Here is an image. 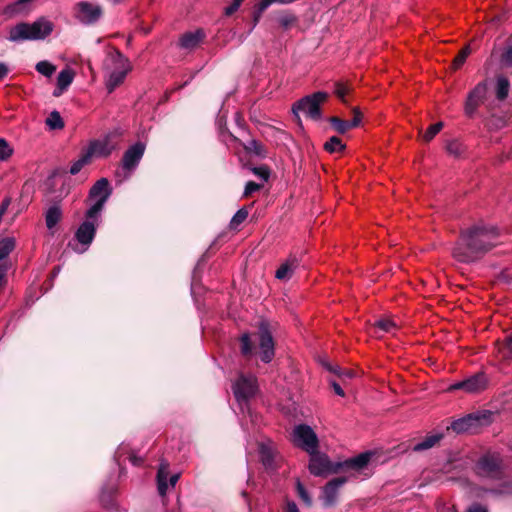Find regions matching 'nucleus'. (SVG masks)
I'll return each mask as SVG.
<instances>
[{"label": "nucleus", "mask_w": 512, "mask_h": 512, "mask_svg": "<svg viewBox=\"0 0 512 512\" xmlns=\"http://www.w3.org/2000/svg\"><path fill=\"white\" fill-rule=\"evenodd\" d=\"M499 230L493 225L476 224L460 234L453 248V257L462 263H472L481 259L498 244Z\"/></svg>", "instance_id": "f257e3e1"}, {"label": "nucleus", "mask_w": 512, "mask_h": 512, "mask_svg": "<svg viewBox=\"0 0 512 512\" xmlns=\"http://www.w3.org/2000/svg\"><path fill=\"white\" fill-rule=\"evenodd\" d=\"M103 66L106 72L105 84L109 93L114 91V89L124 81L131 70L129 60L116 49L108 52Z\"/></svg>", "instance_id": "f03ea898"}, {"label": "nucleus", "mask_w": 512, "mask_h": 512, "mask_svg": "<svg viewBox=\"0 0 512 512\" xmlns=\"http://www.w3.org/2000/svg\"><path fill=\"white\" fill-rule=\"evenodd\" d=\"M53 28V23L43 17L33 23H19L10 29L8 40L11 42L43 40L52 33Z\"/></svg>", "instance_id": "7ed1b4c3"}, {"label": "nucleus", "mask_w": 512, "mask_h": 512, "mask_svg": "<svg viewBox=\"0 0 512 512\" xmlns=\"http://www.w3.org/2000/svg\"><path fill=\"white\" fill-rule=\"evenodd\" d=\"M257 389L258 386L256 378L251 374H239L232 385L234 396L239 403L242 412L246 409L251 417L252 415L248 406V401L255 396Z\"/></svg>", "instance_id": "20e7f679"}, {"label": "nucleus", "mask_w": 512, "mask_h": 512, "mask_svg": "<svg viewBox=\"0 0 512 512\" xmlns=\"http://www.w3.org/2000/svg\"><path fill=\"white\" fill-rule=\"evenodd\" d=\"M111 194L112 189L107 178L96 181L89 191V199L93 203L86 211L85 216L100 218V214Z\"/></svg>", "instance_id": "39448f33"}, {"label": "nucleus", "mask_w": 512, "mask_h": 512, "mask_svg": "<svg viewBox=\"0 0 512 512\" xmlns=\"http://www.w3.org/2000/svg\"><path fill=\"white\" fill-rule=\"evenodd\" d=\"M85 218V221H83L80 224L74 235L77 244H69L72 247L73 251H75L78 254H82L89 249L91 243L95 238L97 226L99 224L100 219L90 218L88 216H85Z\"/></svg>", "instance_id": "423d86ee"}, {"label": "nucleus", "mask_w": 512, "mask_h": 512, "mask_svg": "<svg viewBox=\"0 0 512 512\" xmlns=\"http://www.w3.org/2000/svg\"><path fill=\"white\" fill-rule=\"evenodd\" d=\"M293 444L307 453H312L318 449L319 440L314 430L306 424L296 425L291 433Z\"/></svg>", "instance_id": "0eeeda50"}, {"label": "nucleus", "mask_w": 512, "mask_h": 512, "mask_svg": "<svg viewBox=\"0 0 512 512\" xmlns=\"http://www.w3.org/2000/svg\"><path fill=\"white\" fill-rule=\"evenodd\" d=\"M326 98L327 93L321 91L305 96L293 105V113L297 116L299 112H302L311 119L318 120L321 117L320 104Z\"/></svg>", "instance_id": "6e6552de"}, {"label": "nucleus", "mask_w": 512, "mask_h": 512, "mask_svg": "<svg viewBox=\"0 0 512 512\" xmlns=\"http://www.w3.org/2000/svg\"><path fill=\"white\" fill-rule=\"evenodd\" d=\"M308 454L310 456L309 471L314 476H326L341 469V463L331 462L329 457L325 453L319 452L318 449Z\"/></svg>", "instance_id": "1a4fd4ad"}, {"label": "nucleus", "mask_w": 512, "mask_h": 512, "mask_svg": "<svg viewBox=\"0 0 512 512\" xmlns=\"http://www.w3.org/2000/svg\"><path fill=\"white\" fill-rule=\"evenodd\" d=\"M75 19L84 25L95 24L102 16L103 11L99 4L80 1L73 8Z\"/></svg>", "instance_id": "9d476101"}, {"label": "nucleus", "mask_w": 512, "mask_h": 512, "mask_svg": "<svg viewBox=\"0 0 512 512\" xmlns=\"http://www.w3.org/2000/svg\"><path fill=\"white\" fill-rule=\"evenodd\" d=\"M488 93L486 81L479 82L467 95L464 112L468 117H473L478 107L485 101Z\"/></svg>", "instance_id": "9b49d317"}, {"label": "nucleus", "mask_w": 512, "mask_h": 512, "mask_svg": "<svg viewBox=\"0 0 512 512\" xmlns=\"http://www.w3.org/2000/svg\"><path fill=\"white\" fill-rule=\"evenodd\" d=\"M488 382L489 380L486 374L479 372L450 385L449 391L463 390L467 393H479L487 388Z\"/></svg>", "instance_id": "f8f14e48"}, {"label": "nucleus", "mask_w": 512, "mask_h": 512, "mask_svg": "<svg viewBox=\"0 0 512 512\" xmlns=\"http://www.w3.org/2000/svg\"><path fill=\"white\" fill-rule=\"evenodd\" d=\"M476 469L481 477L497 478L501 474V458L495 453L486 454L479 459Z\"/></svg>", "instance_id": "ddd939ff"}, {"label": "nucleus", "mask_w": 512, "mask_h": 512, "mask_svg": "<svg viewBox=\"0 0 512 512\" xmlns=\"http://www.w3.org/2000/svg\"><path fill=\"white\" fill-rule=\"evenodd\" d=\"M488 421L489 415L485 413L469 414L463 418L453 421L451 429L456 433L470 432L488 423Z\"/></svg>", "instance_id": "4468645a"}, {"label": "nucleus", "mask_w": 512, "mask_h": 512, "mask_svg": "<svg viewBox=\"0 0 512 512\" xmlns=\"http://www.w3.org/2000/svg\"><path fill=\"white\" fill-rule=\"evenodd\" d=\"M258 337L260 358L263 362L269 363L274 357V341L267 322L260 323Z\"/></svg>", "instance_id": "2eb2a0df"}, {"label": "nucleus", "mask_w": 512, "mask_h": 512, "mask_svg": "<svg viewBox=\"0 0 512 512\" xmlns=\"http://www.w3.org/2000/svg\"><path fill=\"white\" fill-rule=\"evenodd\" d=\"M145 144L142 142H137L130 146L122 157V168L127 172L128 176L137 168L139 165L144 152H145Z\"/></svg>", "instance_id": "dca6fc26"}, {"label": "nucleus", "mask_w": 512, "mask_h": 512, "mask_svg": "<svg viewBox=\"0 0 512 512\" xmlns=\"http://www.w3.org/2000/svg\"><path fill=\"white\" fill-rule=\"evenodd\" d=\"M114 149L115 146L111 144L109 136H105L102 139L90 141L84 152L92 160L93 158H106Z\"/></svg>", "instance_id": "f3484780"}, {"label": "nucleus", "mask_w": 512, "mask_h": 512, "mask_svg": "<svg viewBox=\"0 0 512 512\" xmlns=\"http://www.w3.org/2000/svg\"><path fill=\"white\" fill-rule=\"evenodd\" d=\"M347 482L346 477H336L330 480L323 488L321 501L324 507H332L338 499L339 489Z\"/></svg>", "instance_id": "a211bd4d"}, {"label": "nucleus", "mask_w": 512, "mask_h": 512, "mask_svg": "<svg viewBox=\"0 0 512 512\" xmlns=\"http://www.w3.org/2000/svg\"><path fill=\"white\" fill-rule=\"evenodd\" d=\"M373 455H374V453L370 452V451L360 453L359 455H357L353 458H350L343 462H340L341 469L347 468V469L355 470L357 472H361L367 467V465L370 462Z\"/></svg>", "instance_id": "6ab92c4d"}, {"label": "nucleus", "mask_w": 512, "mask_h": 512, "mask_svg": "<svg viewBox=\"0 0 512 512\" xmlns=\"http://www.w3.org/2000/svg\"><path fill=\"white\" fill-rule=\"evenodd\" d=\"M15 248V240L12 237H6L0 240V261L5 259ZM8 267L0 264V286L5 282V275Z\"/></svg>", "instance_id": "aec40b11"}, {"label": "nucleus", "mask_w": 512, "mask_h": 512, "mask_svg": "<svg viewBox=\"0 0 512 512\" xmlns=\"http://www.w3.org/2000/svg\"><path fill=\"white\" fill-rule=\"evenodd\" d=\"M298 267L299 260L296 256H291L280 265L276 271L275 277L279 280H288L292 277Z\"/></svg>", "instance_id": "412c9836"}, {"label": "nucleus", "mask_w": 512, "mask_h": 512, "mask_svg": "<svg viewBox=\"0 0 512 512\" xmlns=\"http://www.w3.org/2000/svg\"><path fill=\"white\" fill-rule=\"evenodd\" d=\"M203 38L204 33L202 30L185 33L180 39V46L187 50L195 49L201 43Z\"/></svg>", "instance_id": "4be33fe9"}, {"label": "nucleus", "mask_w": 512, "mask_h": 512, "mask_svg": "<svg viewBox=\"0 0 512 512\" xmlns=\"http://www.w3.org/2000/svg\"><path fill=\"white\" fill-rule=\"evenodd\" d=\"M74 79V72L70 68H65L60 71L57 77V90L54 91V96H59L64 90H66Z\"/></svg>", "instance_id": "5701e85b"}, {"label": "nucleus", "mask_w": 512, "mask_h": 512, "mask_svg": "<svg viewBox=\"0 0 512 512\" xmlns=\"http://www.w3.org/2000/svg\"><path fill=\"white\" fill-rule=\"evenodd\" d=\"M259 456L262 464L266 468H273L275 452L273 446L270 443L259 444Z\"/></svg>", "instance_id": "b1692460"}, {"label": "nucleus", "mask_w": 512, "mask_h": 512, "mask_svg": "<svg viewBox=\"0 0 512 512\" xmlns=\"http://www.w3.org/2000/svg\"><path fill=\"white\" fill-rule=\"evenodd\" d=\"M169 464L167 462H161L157 472V485L158 492L161 496H164L168 489L167 479L169 475Z\"/></svg>", "instance_id": "393cba45"}, {"label": "nucleus", "mask_w": 512, "mask_h": 512, "mask_svg": "<svg viewBox=\"0 0 512 512\" xmlns=\"http://www.w3.org/2000/svg\"><path fill=\"white\" fill-rule=\"evenodd\" d=\"M62 211L58 205H52L45 213V222L49 230L53 229L60 221Z\"/></svg>", "instance_id": "a878e982"}, {"label": "nucleus", "mask_w": 512, "mask_h": 512, "mask_svg": "<svg viewBox=\"0 0 512 512\" xmlns=\"http://www.w3.org/2000/svg\"><path fill=\"white\" fill-rule=\"evenodd\" d=\"M510 90V81L507 77L500 75L496 78V98L500 101L508 97Z\"/></svg>", "instance_id": "bb28decb"}, {"label": "nucleus", "mask_w": 512, "mask_h": 512, "mask_svg": "<svg viewBox=\"0 0 512 512\" xmlns=\"http://www.w3.org/2000/svg\"><path fill=\"white\" fill-rule=\"evenodd\" d=\"M442 438L441 434H432L425 437L424 440L418 442L414 445V451H424L432 448L440 439Z\"/></svg>", "instance_id": "cd10ccee"}, {"label": "nucleus", "mask_w": 512, "mask_h": 512, "mask_svg": "<svg viewBox=\"0 0 512 512\" xmlns=\"http://www.w3.org/2000/svg\"><path fill=\"white\" fill-rule=\"evenodd\" d=\"M375 329L384 333L395 334L398 329V325L389 318H382L375 322Z\"/></svg>", "instance_id": "c85d7f7f"}, {"label": "nucleus", "mask_w": 512, "mask_h": 512, "mask_svg": "<svg viewBox=\"0 0 512 512\" xmlns=\"http://www.w3.org/2000/svg\"><path fill=\"white\" fill-rule=\"evenodd\" d=\"M244 148L248 153L254 154L258 157L264 158L266 156V151H265L263 145L255 139L249 140L244 145Z\"/></svg>", "instance_id": "c756f323"}, {"label": "nucleus", "mask_w": 512, "mask_h": 512, "mask_svg": "<svg viewBox=\"0 0 512 512\" xmlns=\"http://www.w3.org/2000/svg\"><path fill=\"white\" fill-rule=\"evenodd\" d=\"M445 149L449 155L454 157L461 156L464 151L462 143L459 142L457 139L447 141Z\"/></svg>", "instance_id": "7c9ffc66"}, {"label": "nucleus", "mask_w": 512, "mask_h": 512, "mask_svg": "<svg viewBox=\"0 0 512 512\" xmlns=\"http://www.w3.org/2000/svg\"><path fill=\"white\" fill-rule=\"evenodd\" d=\"M90 162H91L90 158L87 156V154L83 150L80 157L72 163L70 170H69L70 174H72V175L78 174L81 171V169L85 165L89 164Z\"/></svg>", "instance_id": "2f4dec72"}, {"label": "nucleus", "mask_w": 512, "mask_h": 512, "mask_svg": "<svg viewBox=\"0 0 512 512\" xmlns=\"http://www.w3.org/2000/svg\"><path fill=\"white\" fill-rule=\"evenodd\" d=\"M35 69L41 75L51 77L56 71V66L47 60H43L36 64Z\"/></svg>", "instance_id": "473e14b6"}, {"label": "nucleus", "mask_w": 512, "mask_h": 512, "mask_svg": "<svg viewBox=\"0 0 512 512\" xmlns=\"http://www.w3.org/2000/svg\"><path fill=\"white\" fill-rule=\"evenodd\" d=\"M46 124L50 129L56 130L61 129L64 126V122L58 111H52L46 119Z\"/></svg>", "instance_id": "72a5a7b5"}, {"label": "nucleus", "mask_w": 512, "mask_h": 512, "mask_svg": "<svg viewBox=\"0 0 512 512\" xmlns=\"http://www.w3.org/2000/svg\"><path fill=\"white\" fill-rule=\"evenodd\" d=\"M324 147L327 151L334 153L343 150L345 145L338 137L333 136L325 143Z\"/></svg>", "instance_id": "f704fd0d"}, {"label": "nucleus", "mask_w": 512, "mask_h": 512, "mask_svg": "<svg viewBox=\"0 0 512 512\" xmlns=\"http://www.w3.org/2000/svg\"><path fill=\"white\" fill-rule=\"evenodd\" d=\"M499 353L504 359L512 357V334L504 339L499 347Z\"/></svg>", "instance_id": "c9c22d12"}, {"label": "nucleus", "mask_w": 512, "mask_h": 512, "mask_svg": "<svg viewBox=\"0 0 512 512\" xmlns=\"http://www.w3.org/2000/svg\"><path fill=\"white\" fill-rule=\"evenodd\" d=\"M330 123L332 127L341 134H344L346 131L351 129V125L349 124V121L341 120L337 117H332L330 119Z\"/></svg>", "instance_id": "e433bc0d"}, {"label": "nucleus", "mask_w": 512, "mask_h": 512, "mask_svg": "<svg viewBox=\"0 0 512 512\" xmlns=\"http://www.w3.org/2000/svg\"><path fill=\"white\" fill-rule=\"evenodd\" d=\"M296 490L303 503L308 507L312 506V498L299 480L296 482Z\"/></svg>", "instance_id": "4c0bfd02"}, {"label": "nucleus", "mask_w": 512, "mask_h": 512, "mask_svg": "<svg viewBox=\"0 0 512 512\" xmlns=\"http://www.w3.org/2000/svg\"><path fill=\"white\" fill-rule=\"evenodd\" d=\"M442 128H443V123L442 122H437V123L431 125L426 130V132L423 134V139L426 142L431 141L441 131Z\"/></svg>", "instance_id": "58836bf2"}, {"label": "nucleus", "mask_w": 512, "mask_h": 512, "mask_svg": "<svg viewBox=\"0 0 512 512\" xmlns=\"http://www.w3.org/2000/svg\"><path fill=\"white\" fill-rule=\"evenodd\" d=\"M296 20V16L292 13H283L278 17V22L284 29H288L294 25Z\"/></svg>", "instance_id": "ea45409f"}, {"label": "nucleus", "mask_w": 512, "mask_h": 512, "mask_svg": "<svg viewBox=\"0 0 512 512\" xmlns=\"http://www.w3.org/2000/svg\"><path fill=\"white\" fill-rule=\"evenodd\" d=\"M248 217V211L244 208L239 209L230 221L231 228H237Z\"/></svg>", "instance_id": "a19ab883"}, {"label": "nucleus", "mask_w": 512, "mask_h": 512, "mask_svg": "<svg viewBox=\"0 0 512 512\" xmlns=\"http://www.w3.org/2000/svg\"><path fill=\"white\" fill-rule=\"evenodd\" d=\"M12 154V149L4 138H0V160L8 159Z\"/></svg>", "instance_id": "79ce46f5"}, {"label": "nucleus", "mask_w": 512, "mask_h": 512, "mask_svg": "<svg viewBox=\"0 0 512 512\" xmlns=\"http://www.w3.org/2000/svg\"><path fill=\"white\" fill-rule=\"evenodd\" d=\"M469 53H470L469 47H465L464 49H462L460 51V53L456 56V58L454 59V62H453L455 69L459 68L465 62Z\"/></svg>", "instance_id": "37998d69"}, {"label": "nucleus", "mask_w": 512, "mask_h": 512, "mask_svg": "<svg viewBox=\"0 0 512 512\" xmlns=\"http://www.w3.org/2000/svg\"><path fill=\"white\" fill-rule=\"evenodd\" d=\"M241 351L244 355H247L252 351L251 341L248 334H243L241 337Z\"/></svg>", "instance_id": "c03bdc74"}, {"label": "nucleus", "mask_w": 512, "mask_h": 512, "mask_svg": "<svg viewBox=\"0 0 512 512\" xmlns=\"http://www.w3.org/2000/svg\"><path fill=\"white\" fill-rule=\"evenodd\" d=\"M294 2V0H261L260 1V12H264L269 6L274 3L278 4H290Z\"/></svg>", "instance_id": "a18cd8bd"}, {"label": "nucleus", "mask_w": 512, "mask_h": 512, "mask_svg": "<svg viewBox=\"0 0 512 512\" xmlns=\"http://www.w3.org/2000/svg\"><path fill=\"white\" fill-rule=\"evenodd\" d=\"M252 172L264 181H267L270 175L269 170L265 166L254 167Z\"/></svg>", "instance_id": "49530a36"}, {"label": "nucleus", "mask_w": 512, "mask_h": 512, "mask_svg": "<svg viewBox=\"0 0 512 512\" xmlns=\"http://www.w3.org/2000/svg\"><path fill=\"white\" fill-rule=\"evenodd\" d=\"M261 187H262V185L258 184L256 182H253V181L247 182L245 185V189H244V196L251 195L252 193L260 190Z\"/></svg>", "instance_id": "de8ad7c7"}, {"label": "nucleus", "mask_w": 512, "mask_h": 512, "mask_svg": "<svg viewBox=\"0 0 512 512\" xmlns=\"http://www.w3.org/2000/svg\"><path fill=\"white\" fill-rule=\"evenodd\" d=\"M501 62L504 66L512 68V46H509L502 54Z\"/></svg>", "instance_id": "09e8293b"}, {"label": "nucleus", "mask_w": 512, "mask_h": 512, "mask_svg": "<svg viewBox=\"0 0 512 512\" xmlns=\"http://www.w3.org/2000/svg\"><path fill=\"white\" fill-rule=\"evenodd\" d=\"M320 363L329 372H332L337 375H341L340 367L338 365H332L327 359H321Z\"/></svg>", "instance_id": "8fccbe9b"}, {"label": "nucleus", "mask_w": 512, "mask_h": 512, "mask_svg": "<svg viewBox=\"0 0 512 512\" xmlns=\"http://www.w3.org/2000/svg\"><path fill=\"white\" fill-rule=\"evenodd\" d=\"M320 363L329 372H332L337 375H341L340 367L338 365H332L327 359H321Z\"/></svg>", "instance_id": "3c124183"}, {"label": "nucleus", "mask_w": 512, "mask_h": 512, "mask_svg": "<svg viewBox=\"0 0 512 512\" xmlns=\"http://www.w3.org/2000/svg\"><path fill=\"white\" fill-rule=\"evenodd\" d=\"M334 92L341 100H344L348 93V87L343 83H336Z\"/></svg>", "instance_id": "603ef678"}, {"label": "nucleus", "mask_w": 512, "mask_h": 512, "mask_svg": "<svg viewBox=\"0 0 512 512\" xmlns=\"http://www.w3.org/2000/svg\"><path fill=\"white\" fill-rule=\"evenodd\" d=\"M242 2H243V0H233V2L225 8V14L227 16L232 15L234 12H236L239 9Z\"/></svg>", "instance_id": "864d4df0"}, {"label": "nucleus", "mask_w": 512, "mask_h": 512, "mask_svg": "<svg viewBox=\"0 0 512 512\" xmlns=\"http://www.w3.org/2000/svg\"><path fill=\"white\" fill-rule=\"evenodd\" d=\"M353 112H354L353 119L351 121H349L351 128L357 127L361 123V119H362L361 113L357 108H355L353 110Z\"/></svg>", "instance_id": "5fc2aeb1"}, {"label": "nucleus", "mask_w": 512, "mask_h": 512, "mask_svg": "<svg viewBox=\"0 0 512 512\" xmlns=\"http://www.w3.org/2000/svg\"><path fill=\"white\" fill-rule=\"evenodd\" d=\"M467 512H488V509L484 505L473 503L468 507Z\"/></svg>", "instance_id": "6e6d98bb"}, {"label": "nucleus", "mask_w": 512, "mask_h": 512, "mask_svg": "<svg viewBox=\"0 0 512 512\" xmlns=\"http://www.w3.org/2000/svg\"><path fill=\"white\" fill-rule=\"evenodd\" d=\"M489 492L494 494H505V493H512V487L511 486H504L500 489H493L489 490Z\"/></svg>", "instance_id": "4d7b16f0"}, {"label": "nucleus", "mask_w": 512, "mask_h": 512, "mask_svg": "<svg viewBox=\"0 0 512 512\" xmlns=\"http://www.w3.org/2000/svg\"><path fill=\"white\" fill-rule=\"evenodd\" d=\"M9 73V67L4 62H0V81Z\"/></svg>", "instance_id": "13d9d810"}, {"label": "nucleus", "mask_w": 512, "mask_h": 512, "mask_svg": "<svg viewBox=\"0 0 512 512\" xmlns=\"http://www.w3.org/2000/svg\"><path fill=\"white\" fill-rule=\"evenodd\" d=\"M331 386H332V388H333L334 392H335L338 396L343 397V396L345 395L344 390L341 388V386H340L337 382L332 381V382H331Z\"/></svg>", "instance_id": "bf43d9fd"}, {"label": "nucleus", "mask_w": 512, "mask_h": 512, "mask_svg": "<svg viewBox=\"0 0 512 512\" xmlns=\"http://www.w3.org/2000/svg\"><path fill=\"white\" fill-rule=\"evenodd\" d=\"M262 13L263 12H260V2H259L256 6V10H255L254 16H253V22H254L253 27H255L257 25V23L259 22V19H260Z\"/></svg>", "instance_id": "052dcab7"}, {"label": "nucleus", "mask_w": 512, "mask_h": 512, "mask_svg": "<svg viewBox=\"0 0 512 512\" xmlns=\"http://www.w3.org/2000/svg\"><path fill=\"white\" fill-rule=\"evenodd\" d=\"M285 512H299V509L295 502H288L286 505Z\"/></svg>", "instance_id": "680f3d73"}, {"label": "nucleus", "mask_w": 512, "mask_h": 512, "mask_svg": "<svg viewBox=\"0 0 512 512\" xmlns=\"http://www.w3.org/2000/svg\"><path fill=\"white\" fill-rule=\"evenodd\" d=\"M129 461L133 464V465H139L141 462H142V459L134 454H130L129 455Z\"/></svg>", "instance_id": "e2e57ef3"}, {"label": "nucleus", "mask_w": 512, "mask_h": 512, "mask_svg": "<svg viewBox=\"0 0 512 512\" xmlns=\"http://www.w3.org/2000/svg\"><path fill=\"white\" fill-rule=\"evenodd\" d=\"M179 477L180 475L179 474H173L170 478H169V483L172 487H174L177 483V481L179 480Z\"/></svg>", "instance_id": "0e129e2a"}, {"label": "nucleus", "mask_w": 512, "mask_h": 512, "mask_svg": "<svg viewBox=\"0 0 512 512\" xmlns=\"http://www.w3.org/2000/svg\"><path fill=\"white\" fill-rule=\"evenodd\" d=\"M124 449H125L124 444H121L120 447L118 448L117 452H116V456L117 457H121L122 456V452H123Z\"/></svg>", "instance_id": "69168bd1"}, {"label": "nucleus", "mask_w": 512, "mask_h": 512, "mask_svg": "<svg viewBox=\"0 0 512 512\" xmlns=\"http://www.w3.org/2000/svg\"><path fill=\"white\" fill-rule=\"evenodd\" d=\"M340 373H341V375H340V376L345 375L346 377H349V378L353 376V373H352V372H350V371H347V372L342 373V371L340 370Z\"/></svg>", "instance_id": "338daca9"}, {"label": "nucleus", "mask_w": 512, "mask_h": 512, "mask_svg": "<svg viewBox=\"0 0 512 512\" xmlns=\"http://www.w3.org/2000/svg\"><path fill=\"white\" fill-rule=\"evenodd\" d=\"M30 0H19L16 5H21V4H24V3H27L29 2Z\"/></svg>", "instance_id": "774afa93"}]
</instances>
